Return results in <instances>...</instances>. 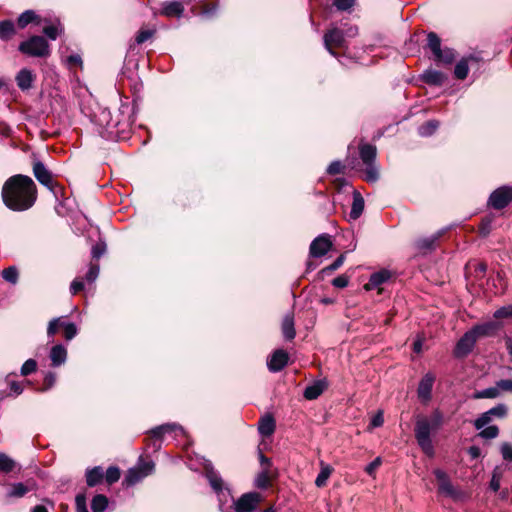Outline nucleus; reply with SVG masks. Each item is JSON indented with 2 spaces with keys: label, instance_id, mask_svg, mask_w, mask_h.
<instances>
[{
  "label": "nucleus",
  "instance_id": "1",
  "mask_svg": "<svg viewBox=\"0 0 512 512\" xmlns=\"http://www.w3.org/2000/svg\"><path fill=\"white\" fill-rule=\"evenodd\" d=\"M1 195L3 203L10 210L26 211L36 202L37 187L31 177L17 174L5 181Z\"/></svg>",
  "mask_w": 512,
  "mask_h": 512
},
{
  "label": "nucleus",
  "instance_id": "2",
  "mask_svg": "<svg viewBox=\"0 0 512 512\" xmlns=\"http://www.w3.org/2000/svg\"><path fill=\"white\" fill-rule=\"evenodd\" d=\"M205 474L211 488L218 497L220 511L231 512L233 507L232 502L235 501L233 500L230 489L225 485L220 474L214 470L211 464L206 465Z\"/></svg>",
  "mask_w": 512,
  "mask_h": 512
},
{
  "label": "nucleus",
  "instance_id": "3",
  "mask_svg": "<svg viewBox=\"0 0 512 512\" xmlns=\"http://www.w3.org/2000/svg\"><path fill=\"white\" fill-rule=\"evenodd\" d=\"M436 432L437 430L428 422L427 417L417 418L414 428L415 439L421 450L429 457L435 454L431 437Z\"/></svg>",
  "mask_w": 512,
  "mask_h": 512
},
{
  "label": "nucleus",
  "instance_id": "4",
  "mask_svg": "<svg viewBox=\"0 0 512 512\" xmlns=\"http://www.w3.org/2000/svg\"><path fill=\"white\" fill-rule=\"evenodd\" d=\"M149 444L154 449V451H158L161 448L162 441L165 436H170L173 439H177L179 436H185L184 428L177 423H165L159 426H156L149 430Z\"/></svg>",
  "mask_w": 512,
  "mask_h": 512
},
{
  "label": "nucleus",
  "instance_id": "5",
  "mask_svg": "<svg viewBox=\"0 0 512 512\" xmlns=\"http://www.w3.org/2000/svg\"><path fill=\"white\" fill-rule=\"evenodd\" d=\"M94 123L99 126V133L107 139L119 138L116 120L108 108H101L94 114Z\"/></svg>",
  "mask_w": 512,
  "mask_h": 512
},
{
  "label": "nucleus",
  "instance_id": "6",
  "mask_svg": "<svg viewBox=\"0 0 512 512\" xmlns=\"http://www.w3.org/2000/svg\"><path fill=\"white\" fill-rule=\"evenodd\" d=\"M120 101L121 103L116 115H114V119L116 120L119 138H123L135 122V106L128 101Z\"/></svg>",
  "mask_w": 512,
  "mask_h": 512
},
{
  "label": "nucleus",
  "instance_id": "7",
  "mask_svg": "<svg viewBox=\"0 0 512 512\" xmlns=\"http://www.w3.org/2000/svg\"><path fill=\"white\" fill-rule=\"evenodd\" d=\"M19 51L32 57H46L50 53L49 45L42 36H32L21 42Z\"/></svg>",
  "mask_w": 512,
  "mask_h": 512
},
{
  "label": "nucleus",
  "instance_id": "8",
  "mask_svg": "<svg viewBox=\"0 0 512 512\" xmlns=\"http://www.w3.org/2000/svg\"><path fill=\"white\" fill-rule=\"evenodd\" d=\"M508 414V407L504 403H499L491 409L483 412L474 420L475 429H482L489 425L494 419H503Z\"/></svg>",
  "mask_w": 512,
  "mask_h": 512
},
{
  "label": "nucleus",
  "instance_id": "9",
  "mask_svg": "<svg viewBox=\"0 0 512 512\" xmlns=\"http://www.w3.org/2000/svg\"><path fill=\"white\" fill-rule=\"evenodd\" d=\"M32 171L34 177L40 184H42L51 192L56 194V189L58 188V185L56 182H54L51 171L45 166V164L42 161L34 160Z\"/></svg>",
  "mask_w": 512,
  "mask_h": 512
},
{
  "label": "nucleus",
  "instance_id": "10",
  "mask_svg": "<svg viewBox=\"0 0 512 512\" xmlns=\"http://www.w3.org/2000/svg\"><path fill=\"white\" fill-rule=\"evenodd\" d=\"M512 202V187L508 185L495 189L488 198V205L495 210L506 208Z\"/></svg>",
  "mask_w": 512,
  "mask_h": 512
},
{
  "label": "nucleus",
  "instance_id": "11",
  "mask_svg": "<svg viewBox=\"0 0 512 512\" xmlns=\"http://www.w3.org/2000/svg\"><path fill=\"white\" fill-rule=\"evenodd\" d=\"M262 497L257 492H248L243 494L237 501L232 502V511L234 512H253Z\"/></svg>",
  "mask_w": 512,
  "mask_h": 512
},
{
  "label": "nucleus",
  "instance_id": "12",
  "mask_svg": "<svg viewBox=\"0 0 512 512\" xmlns=\"http://www.w3.org/2000/svg\"><path fill=\"white\" fill-rule=\"evenodd\" d=\"M433 474L438 482V492L452 499H459L460 492L453 486L447 473L442 469H435Z\"/></svg>",
  "mask_w": 512,
  "mask_h": 512
},
{
  "label": "nucleus",
  "instance_id": "13",
  "mask_svg": "<svg viewBox=\"0 0 512 512\" xmlns=\"http://www.w3.org/2000/svg\"><path fill=\"white\" fill-rule=\"evenodd\" d=\"M323 43L329 54L337 57V53L333 48L345 45L344 32L337 27L330 28L323 36Z\"/></svg>",
  "mask_w": 512,
  "mask_h": 512
},
{
  "label": "nucleus",
  "instance_id": "14",
  "mask_svg": "<svg viewBox=\"0 0 512 512\" xmlns=\"http://www.w3.org/2000/svg\"><path fill=\"white\" fill-rule=\"evenodd\" d=\"M477 340L478 339L476 338L472 330H468L456 343V346L454 348V356L456 358L466 357L468 354L472 352Z\"/></svg>",
  "mask_w": 512,
  "mask_h": 512
},
{
  "label": "nucleus",
  "instance_id": "15",
  "mask_svg": "<svg viewBox=\"0 0 512 512\" xmlns=\"http://www.w3.org/2000/svg\"><path fill=\"white\" fill-rule=\"evenodd\" d=\"M185 11L183 0L164 1L161 3L159 14L168 18H180Z\"/></svg>",
  "mask_w": 512,
  "mask_h": 512
},
{
  "label": "nucleus",
  "instance_id": "16",
  "mask_svg": "<svg viewBox=\"0 0 512 512\" xmlns=\"http://www.w3.org/2000/svg\"><path fill=\"white\" fill-rule=\"evenodd\" d=\"M434 382L435 376L431 372L426 373L420 380L417 395L422 402L427 403L431 400Z\"/></svg>",
  "mask_w": 512,
  "mask_h": 512
},
{
  "label": "nucleus",
  "instance_id": "17",
  "mask_svg": "<svg viewBox=\"0 0 512 512\" xmlns=\"http://www.w3.org/2000/svg\"><path fill=\"white\" fill-rule=\"evenodd\" d=\"M332 242L328 235H320L316 237L310 244V255L314 258L324 256L331 248Z\"/></svg>",
  "mask_w": 512,
  "mask_h": 512
},
{
  "label": "nucleus",
  "instance_id": "18",
  "mask_svg": "<svg viewBox=\"0 0 512 512\" xmlns=\"http://www.w3.org/2000/svg\"><path fill=\"white\" fill-rule=\"evenodd\" d=\"M288 359L287 352L283 349H278L268 358L267 367L270 372H279L287 365Z\"/></svg>",
  "mask_w": 512,
  "mask_h": 512
},
{
  "label": "nucleus",
  "instance_id": "19",
  "mask_svg": "<svg viewBox=\"0 0 512 512\" xmlns=\"http://www.w3.org/2000/svg\"><path fill=\"white\" fill-rule=\"evenodd\" d=\"M420 79L428 85L441 86L447 80V75L441 71L429 68L420 75Z\"/></svg>",
  "mask_w": 512,
  "mask_h": 512
},
{
  "label": "nucleus",
  "instance_id": "20",
  "mask_svg": "<svg viewBox=\"0 0 512 512\" xmlns=\"http://www.w3.org/2000/svg\"><path fill=\"white\" fill-rule=\"evenodd\" d=\"M391 278V272L387 269H382L371 274L368 282L364 285L367 291L379 288L382 284L386 283Z\"/></svg>",
  "mask_w": 512,
  "mask_h": 512
},
{
  "label": "nucleus",
  "instance_id": "21",
  "mask_svg": "<svg viewBox=\"0 0 512 512\" xmlns=\"http://www.w3.org/2000/svg\"><path fill=\"white\" fill-rule=\"evenodd\" d=\"M327 386L328 384L325 379L316 380L305 388L303 395L307 400L317 399Z\"/></svg>",
  "mask_w": 512,
  "mask_h": 512
},
{
  "label": "nucleus",
  "instance_id": "22",
  "mask_svg": "<svg viewBox=\"0 0 512 512\" xmlns=\"http://www.w3.org/2000/svg\"><path fill=\"white\" fill-rule=\"evenodd\" d=\"M49 358L53 367H59L67 360V349L62 344H56L51 348Z\"/></svg>",
  "mask_w": 512,
  "mask_h": 512
},
{
  "label": "nucleus",
  "instance_id": "23",
  "mask_svg": "<svg viewBox=\"0 0 512 512\" xmlns=\"http://www.w3.org/2000/svg\"><path fill=\"white\" fill-rule=\"evenodd\" d=\"M498 329L499 325L493 321L478 324L471 328L472 332L474 333L477 339L481 337L492 336Z\"/></svg>",
  "mask_w": 512,
  "mask_h": 512
},
{
  "label": "nucleus",
  "instance_id": "24",
  "mask_svg": "<svg viewBox=\"0 0 512 512\" xmlns=\"http://www.w3.org/2000/svg\"><path fill=\"white\" fill-rule=\"evenodd\" d=\"M442 232L439 231L429 237H424L416 241V247L419 251L426 253L435 249L436 242L441 237Z\"/></svg>",
  "mask_w": 512,
  "mask_h": 512
},
{
  "label": "nucleus",
  "instance_id": "25",
  "mask_svg": "<svg viewBox=\"0 0 512 512\" xmlns=\"http://www.w3.org/2000/svg\"><path fill=\"white\" fill-rule=\"evenodd\" d=\"M34 79L35 76L32 71L24 68L18 72L16 76V83L22 91H25L32 87Z\"/></svg>",
  "mask_w": 512,
  "mask_h": 512
},
{
  "label": "nucleus",
  "instance_id": "26",
  "mask_svg": "<svg viewBox=\"0 0 512 512\" xmlns=\"http://www.w3.org/2000/svg\"><path fill=\"white\" fill-rule=\"evenodd\" d=\"M86 483L89 487H95L100 484L104 478V471L101 466L88 468L85 473Z\"/></svg>",
  "mask_w": 512,
  "mask_h": 512
},
{
  "label": "nucleus",
  "instance_id": "27",
  "mask_svg": "<svg viewBox=\"0 0 512 512\" xmlns=\"http://www.w3.org/2000/svg\"><path fill=\"white\" fill-rule=\"evenodd\" d=\"M364 210V199L360 192L357 190L353 191V202L349 217L351 220H357L363 213Z\"/></svg>",
  "mask_w": 512,
  "mask_h": 512
},
{
  "label": "nucleus",
  "instance_id": "28",
  "mask_svg": "<svg viewBox=\"0 0 512 512\" xmlns=\"http://www.w3.org/2000/svg\"><path fill=\"white\" fill-rule=\"evenodd\" d=\"M359 155L363 164L376 163L377 149L371 144H361L359 146Z\"/></svg>",
  "mask_w": 512,
  "mask_h": 512
},
{
  "label": "nucleus",
  "instance_id": "29",
  "mask_svg": "<svg viewBox=\"0 0 512 512\" xmlns=\"http://www.w3.org/2000/svg\"><path fill=\"white\" fill-rule=\"evenodd\" d=\"M275 420L271 415L262 417L258 424V431L264 437L271 436L275 431Z\"/></svg>",
  "mask_w": 512,
  "mask_h": 512
},
{
  "label": "nucleus",
  "instance_id": "30",
  "mask_svg": "<svg viewBox=\"0 0 512 512\" xmlns=\"http://www.w3.org/2000/svg\"><path fill=\"white\" fill-rule=\"evenodd\" d=\"M145 478V473H142L141 470L137 469L136 467L130 468L123 480V484L130 487L133 486L140 481H142Z\"/></svg>",
  "mask_w": 512,
  "mask_h": 512
},
{
  "label": "nucleus",
  "instance_id": "31",
  "mask_svg": "<svg viewBox=\"0 0 512 512\" xmlns=\"http://www.w3.org/2000/svg\"><path fill=\"white\" fill-rule=\"evenodd\" d=\"M282 332L286 340L294 339L296 332L294 328V318L292 315H286L282 322Z\"/></svg>",
  "mask_w": 512,
  "mask_h": 512
},
{
  "label": "nucleus",
  "instance_id": "32",
  "mask_svg": "<svg viewBox=\"0 0 512 512\" xmlns=\"http://www.w3.org/2000/svg\"><path fill=\"white\" fill-rule=\"evenodd\" d=\"M321 470L316 477L315 485L319 488L324 487L327 483L328 478L332 474V467L325 464L323 461L320 462Z\"/></svg>",
  "mask_w": 512,
  "mask_h": 512
},
{
  "label": "nucleus",
  "instance_id": "33",
  "mask_svg": "<svg viewBox=\"0 0 512 512\" xmlns=\"http://www.w3.org/2000/svg\"><path fill=\"white\" fill-rule=\"evenodd\" d=\"M108 506L109 499L103 494H97L91 500L92 512H104Z\"/></svg>",
  "mask_w": 512,
  "mask_h": 512
},
{
  "label": "nucleus",
  "instance_id": "34",
  "mask_svg": "<svg viewBox=\"0 0 512 512\" xmlns=\"http://www.w3.org/2000/svg\"><path fill=\"white\" fill-rule=\"evenodd\" d=\"M469 58L459 60L454 68V76L459 80H464L469 73Z\"/></svg>",
  "mask_w": 512,
  "mask_h": 512
},
{
  "label": "nucleus",
  "instance_id": "35",
  "mask_svg": "<svg viewBox=\"0 0 512 512\" xmlns=\"http://www.w3.org/2000/svg\"><path fill=\"white\" fill-rule=\"evenodd\" d=\"M499 396H500V393H499L498 386L496 383L492 387H488L486 389L476 391L473 394L474 399H495Z\"/></svg>",
  "mask_w": 512,
  "mask_h": 512
},
{
  "label": "nucleus",
  "instance_id": "36",
  "mask_svg": "<svg viewBox=\"0 0 512 512\" xmlns=\"http://www.w3.org/2000/svg\"><path fill=\"white\" fill-rule=\"evenodd\" d=\"M439 127V122L437 120H429L418 127V134L422 137L431 136L436 132Z\"/></svg>",
  "mask_w": 512,
  "mask_h": 512
},
{
  "label": "nucleus",
  "instance_id": "37",
  "mask_svg": "<svg viewBox=\"0 0 512 512\" xmlns=\"http://www.w3.org/2000/svg\"><path fill=\"white\" fill-rule=\"evenodd\" d=\"M28 492L29 488L25 484L18 482L11 485L6 495L8 498H21Z\"/></svg>",
  "mask_w": 512,
  "mask_h": 512
},
{
  "label": "nucleus",
  "instance_id": "38",
  "mask_svg": "<svg viewBox=\"0 0 512 512\" xmlns=\"http://www.w3.org/2000/svg\"><path fill=\"white\" fill-rule=\"evenodd\" d=\"M15 34L14 23L10 20L0 22V39L9 40Z\"/></svg>",
  "mask_w": 512,
  "mask_h": 512
},
{
  "label": "nucleus",
  "instance_id": "39",
  "mask_svg": "<svg viewBox=\"0 0 512 512\" xmlns=\"http://www.w3.org/2000/svg\"><path fill=\"white\" fill-rule=\"evenodd\" d=\"M434 59L437 62L449 65L455 60V51L451 48L441 49L440 53H437L436 56H434Z\"/></svg>",
  "mask_w": 512,
  "mask_h": 512
},
{
  "label": "nucleus",
  "instance_id": "40",
  "mask_svg": "<svg viewBox=\"0 0 512 512\" xmlns=\"http://www.w3.org/2000/svg\"><path fill=\"white\" fill-rule=\"evenodd\" d=\"M427 46L432 51L433 56H436L437 53H440V50L442 49L441 40L436 33L430 32L427 35Z\"/></svg>",
  "mask_w": 512,
  "mask_h": 512
},
{
  "label": "nucleus",
  "instance_id": "41",
  "mask_svg": "<svg viewBox=\"0 0 512 512\" xmlns=\"http://www.w3.org/2000/svg\"><path fill=\"white\" fill-rule=\"evenodd\" d=\"M365 168V180L368 183H374L379 179V168L376 163L364 164Z\"/></svg>",
  "mask_w": 512,
  "mask_h": 512
},
{
  "label": "nucleus",
  "instance_id": "42",
  "mask_svg": "<svg viewBox=\"0 0 512 512\" xmlns=\"http://www.w3.org/2000/svg\"><path fill=\"white\" fill-rule=\"evenodd\" d=\"M16 463L5 453H0V473H10L13 471Z\"/></svg>",
  "mask_w": 512,
  "mask_h": 512
},
{
  "label": "nucleus",
  "instance_id": "43",
  "mask_svg": "<svg viewBox=\"0 0 512 512\" xmlns=\"http://www.w3.org/2000/svg\"><path fill=\"white\" fill-rule=\"evenodd\" d=\"M2 278L10 284H17L19 279L18 269L15 266H9L2 271Z\"/></svg>",
  "mask_w": 512,
  "mask_h": 512
},
{
  "label": "nucleus",
  "instance_id": "44",
  "mask_svg": "<svg viewBox=\"0 0 512 512\" xmlns=\"http://www.w3.org/2000/svg\"><path fill=\"white\" fill-rule=\"evenodd\" d=\"M64 318L65 317L61 316L53 318L49 321L47 326V336L49 338H53L54 335L58 332L59 328H62Z\"/></svg>",
  "mask_w": 512,
  "mask_h": 512
},
{
  "label": "nucleus",
  "instance_id": "45",
  "mask_svg": "<svg viewBox=\"0 0 512 512\" xmlns=\"http://www.w3.org/2000/svg\"><path fill=\"white\" fill-rule=\"evenodd\" d=\"M37 18V15L33 10H26L20 14L17 20V24L20 28H25L28 24L33 22Z\"/></svg>",
  "mask_w": 512,
  "mask_h": 512
},
{
  "label": "nucleus",
  "instance_id": "46",
  "mask_svg": "<svg viewBox=\"0 0 512 512\" xmlns=\"http://www.w3.org/2000/svg\"><path fill=\"white\" fill-rule=\"evenodd\" d=\"M333 6L342 12H351L357 3V0H332Z\"/></svg>",
  "mask_w": 512,
  "mask_h": 512
},
{
  "label": "nucleus",
  "instance_id": "47",
  "mask_svg": "<svg viewBox=\"0 0 512 512\" xmlns=\"http://www.w3.org/2000/svg\"><path fill=\"white\" fill-rule=\"evenodd\" d=\"M428 418V422L438 431L444 422V415L439 409H434Z\"/></svg>",
  "mask_w": 512,
  "mask_h": 512
},
{
  "label": "nucleus",
  "instance_id": "48",
  "mask_svg": "<svg viewBox=\"0 0 512 512\" xmlns=\"http://www.w3.org/2000/svg\"><path fill=\"white\" fill-rule=\"evenodd\" d=\"M479 430V436L483 439L491 440L495 439L499 435V428L495 425L485 426Z\"/></svg>",
  "mask_w": 512,
  "mask_h": 512
},
{
  "label": "nucleus",
  "instance_id": "49",
  "mask_svg": "<svg viewBox=\"0 0 512 512\" xmlns=\"http://www.w3.org/2000/svg\"><path fill=\"white\" fill-rule=\"evenodd\" d=\"M62 328L64 330V337L67 341L72 340L78 333V328L73 322H68L64 319Z\"/></svg>",
  "mask_w": 512,
  "mask_h": 512
},
{
  "label": "nucleus",
  "instance_id": "50",
  "mask_svg": "<svg viewBox=\"0 0 512 512\" xmlns=\"http://www.w3.org/2000/svg\"><path fill=\"white\" fill-rule=\"evenodd\" d=\"M254 484L259 489H266L269 486V476L267 468H265L256 476Z\"/></svg>",
  "mask_w": 512,
  "mask_h": 512
},
{
  "label": "nucleus",
  "instance_id": "51",
  "mask_svg": "<svg viewBox=\"0 0 512 512\" xmlns=\"http://www.w3.org/2000/svg\"><path fill=\"white\" fill-rule=\"evenodd\" d=\"M104 477L108 484H113L120 478V469L116 466H110L104 473Z\"/></svg>",
  "mask_w": 512,
  "mask_h": 512
},
{
  "label": "nucleus",
  "instance_id": "52",
  "mask_svg": "<svg viewBox=\"0 0 512 512\" xmlns=\"http://www.w3.org/2000/svg\"><path fill=\"white\" fill-rule=\"evenodd\" d=\"M61 32H62V27L60 24L49 25V26L44 27V29H43V33L51 40H56Z\"/></svg>",
  "mask_w": 512,
  "mask_h": 512
},
{
  "label": "nucleus",
  "instance_id": "53",
  "mask_svg": "<svg viewBox=\"0 0 512 512\" xmlns=\"http://www.w3.org/2000/svg\"><path fill=\"white\" fill-rule=\"evenodd\" d=\"M493 316L496 319L511 318L512 317V304H508V305H505V306H502V307L498 308L493 313Z\"/></svg>",
  "mask_w": 512,
  "mask_h": 512
},
{
  "label": "nucleus",
  "instance_id": "54",
  "mask_svg": "<svg viewBox=\"0 0 512 512\" xmlns=\"http://www.w3.org/2000/svg\"><path fill=\"white\" fill-rule=\"evenodd\" d=\"M106 243L103 240H99L91 249V255L94 259H99L106 252Z\"/></svg>",
  "mask_w": 512,
  "mask_h": 512
},
{
  "label": "nucleus",
  "instance_id": "55",
  "mask_svg": "<svg viewBox=\"0 0 512 512\" xmlns=\"http://www.w3.org/2000/svg\"><path fill=\"white\" fill-rule=\"evenodd\" d=\"M37 369V362L34 359H28L21 367L20 373L22 376H28L35 372Z\"/></svg>",
  "mask_w": 512,
  "mask_h": 512
},
{
  "label": "nucleus",
  "instance_id": "56",
  "mask_svg": "<svg viewBox=\"0 0 512 512\" xmlns=\"http://www.w3.org/2000/svg\"><path fill=\"white\" fill-rule=\"evenodd\" d=\"M56 379V373L51 371L47 372L44 377L43 387L40 389V391L44 392L50 390L55 385Z\"/></svg>",
  "mask_w": 512,
  "mask_h": 512
},
{
  "label": "nucleus",
  "instance_id": "57",
  "mask_svg": "<svg viewBox=\"0 0 512 512\" xmlns=\"http://www.w3.org/2000/svg\"><path fill=\"white\" fill-rule=\"evenodd\" d=\"M344 260H345V254H341L340 256H338L336 258V260L332 264L323 268L321 273L330 274V273L334 272L335 270L339 269L343 265Z\"/></svg>",
  "mask_w": 512,
  "mask_h": 512
},
{
  "label": "nucleus",
  "instance_id": "58",
  "mask_svg": "<svg viewBox=\"0 0 512 512\" xmlns=\"http://www.w3.org/2000/svg\"><path fill=\"white\" fill-rule=\"evenodd\" d=\"M344 169L345 165L341 161L335 160L330 163L326 171L329 175H337L343 173Z\"/></svg>",
  "mask_w": 512,
  "mask_h": 512
},
{
  "label": "nucleus",
  "instance_id": "59",
  "mask_svg": "<svg viewBox=\"0 0 512 512\" xmlns=\"http://www.w3.org/2000/svg\"><path fill=\"white\" fill-rule=\"evenodd\" d=\"M76 512H89L87 509L86 496L84 493H79L75 497Z\"/></svg>",
  "mask_w": 512,
  "mask_h": 512
},
{
  "label": "nucleus",
  "instance_id": "60",
  "mask_svg": "<svg viewBox=\"0 0 512 512\" xmlns=\"http://www.w3.org/2000/svg\"><path fill=\"white\" fill-rule=\"evenodd\" d=\"M100 267L98 264H90L88 272L86 273L85 279L89 283H93L99 275Z\"/></svg>",
  "mask_w": 512,
  "mask_h": 512
},
{
  "label": "nucleus",
  "instance_id": "61",
  "mask_svg": "<svg viewBox=\"0 0 512 512\" xmlns=\"http://www.w3.org/2000/svg\"><path fill=\"white\" fill-rule=\"evenodd\" d=\"M137 469L141 470L142 473H145V477L152 474L155 468V464L153 461H142L138 463Z\"/></svg>",
  "mask_w": 512,
  "mask_h": 512
},
{
  "label": "nucleus",
  "instance_id": "62",
  "mask_svg": "<svg viewBox=\"0 0 512 512\" xmlns=\"http://www.w3.org/2000/svg\"><path fill=\"white\" fill-rule=\"evenodd\" d=\"M500 480H501V473L499 472L498 467L494 469L492 478L490 481V489L494 492H497L500 489Z\"/></svg>",
  "mask_w": 512,
  "mask_h": 512
},
{
  "label": "nucleus",
  "instance_id": "63",
  "mask_svg": "<svg viewBox=\"0 0 512 512\" xmlns=\"http://www.w3.org/2000/svg\"><path fill=\"white\" fill-rule=\"evenodd\" d=\"M499 393L509 392L512 393V379H501L496 382Z\"/></svg>",
  "mask_w": 512,
  "mask_h": 512
},
{
  "label": "nucleus",
  "instance_id": "64",
  "mask_svg": "<svg viewBox=\"0 0 512 512\" xmlns=\"http://www.w3.org/2000/svg\"><path fill=\"white\" fill-rule=\"evenodd\" d=\"M500 450L504 460L512 461V445L510 443H503Z\"/></svg>",
  "mask_w": 512,
  "mask_h": 512
}]
</instances>
